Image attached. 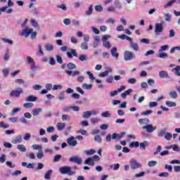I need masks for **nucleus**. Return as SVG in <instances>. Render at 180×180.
I'll list each match as a JSON object with an SVG mask.
<instances>
[{
    "label": "nucleus",
    "mask_w": 180,
    "mask_h": 180,
    "mask_svg": "<svg viewBox=\"0 0 180 180\" xmlns=\"http://www.w3.org/2000/svg\"><path fill=\"white\" fill-rule=\"evenodd\" d=\"M53 173V170L52 169H49L46 172V173L44 175V179H50L51 174Z\"/></svg>",
    "instance_id": "31"
},
{
    "label": "nucleus",
    "mask_w": 180,
    "mask_h": 180,
    "mask_svg": "<svg viewBox=\"0 0 180 180\" xmlns=\"http://www.w3.org/2000/svg\"><path fill=\"white\" fill-rule=\"evenodd\" d=\"M124 134H126V132H121L120 134L114 133V134H112V136L110 134H108L105 136V141L108 143H110L112 139V140H120V139L123 138Z\"/></svg>",
    "instance_id": "2"
},
{
    "label": "nucleus",
    "mask_w": 180,
    "mask_h": 180,
    "mask_svg": "<svg viewBox=\"0 0 180 180\" xmlns=\"http://www.w3.org/2000/svg\"><path fill=\"white\" fill-rule=\"evenodd\" d=\"M130 167L131 169H137V168H141L143 167V165L141 163L137 162L136 160H131L130 161Z\"/></svg>",
    "instance_id": "6"
},
{
    "label": "nucleus",
    "mask_w": 180,
    "mask_h": 180,
    "mask_svg": "<svg viewBox=\"0 0 180 180\" xmlns=\"http://www.w3.org/2000/svg\"><path fill=\"white\" fill-rule=\"evenodd\" d=\"M166 105L168 108H175V106H176V103L167 101H166Z\"/></svg>",
    "instance_id": "28"
},
{
    "label": "nucleus",
    "mask_w": 180,
    "mask_h": 180,
    "mask_svg": "<svg viewBox=\"0 0 180 180\" xmlns=\"http://www.w3.org/2000/svg\"><path fill=\"white\" fill-rule=\"evenodd\" d=\"M90 122L93 124H96V123L99 122V119H98L97 117H93V118H91Z\"/></svg>",
    "instance_id": "52"
},
{
    "label": "nucleus",
    "mask_w": 180,
    "mask_h": 180,
    "mask_svg": "<svg viewBox=\"0 0 180 180\" xmlns=\"http://www.w3.org/2000/svg\"><path fill=\"white\" fill-rule=\"evenodd\" d=\"M114 5L117 9H122V4H120V1H119V0H115L114 1Z\"/></svg>",
    "instance_id": "35"
},
{
    "label": "nucleus",
    "mask_w": 180,
    "mask_h": 180,
    "mask_svg": "<svg viewBox=\"0 0 180 180\" xmlns=\"http://www.w3.org/2000/svg\"><path fill=\"white\" fill-rule=\"evenodd\" d=\"M136 58V54L130 51H125L124 53V60L125 61H131V60H134Z\"/></svg>",
    "instance_id": "4"
},
{
    "label": "nucleus",
    "mask_w": 180,
    "mask_h": 180,
    "mask_svg": "<svg viewBox=\"0 0 180 180\" xmlns=\"http://www.w3.org/2000/svg\"><path fill=\"white\" fill-rule=\"evenodd\" d=\"M140 146V143L137 141H133L131 143H129V147L131 148H137V147H139Z\"/></svg>",
    "instance_id": "29"
},
{
    "label": "nucleus",
    "mask_w": 180,
    "mask_h": 180,
    "mask_svg": "<svg viewBox=\"0 0 180 180\" xmlns=\"http://www.w3.org/2000/svg\"><path fill=\"white\" fill-rule=\"evenodd\" d=\"M148 167H155L157 165V161L155 160H150L148 163Z\"/></svg>",
    "instance_id": "50"
},
{
    "label": "nucleus",
    "mask_w": 180,
    "mask_h": 180,
    "mask_svg": "<svg viewBox=\"0 0 180 180\" xmlns=\"http://www.w3.org/2000/svg\"><path fill=\"white\" fill-rule=\"evenodd\" d=\"M53 49L54 46H53V44H46L45 45V50H46V51H53Z\"/></svg>",
    "instance_id": "24"
},
{
    "label": "nucleus",
    "mask_w": 180,
    "mask_h": 180,
    "mask_svg": "<svg viewBox=\"0 0 180 180\" xmlns=\"http://www.w3.org/2000/svg\"><path fill=\"white\" fill-rule=\"evenodd\" d=\"M57 8L59 9H62V11H67V6L65 4H60L57 6Z\"/></svg>",
    "instance_id": "61"
},
{
    "label": "nucleus",
    "mask_w": 180,
    "mask_h": 180,
    "mask_svg": "<svg viewBox=\"0 0 180 180\" xmlns=\"http://www.w3.org/2000/svg\"><path fill=\"white\" fill-rule=\"evenodd\" d=\"M53 91H57L58 89H63V86L60 84H55L52 88Z\"/></svg>",
    "instance_id": "45"
},
{
    "label": "nucleus",
    "mask_w": 180,
    "mask_h": 180,
    "mask_svg": "<svg viewBox=\"0 0 180 180\" xmlns=\"http://www.w3.org/2000/svg\"><path fill=\"white\" fill-rule=\"evenodd\" d=\"M2 41L4 43H8V44H13V41L11 40V39H8L6 38H2Z\"/></svg>",
    "instance_id": "56"
},
{
    "label": "nucleus",
    "mask_w": 180,
    "mask_h": 180,
    "mask_svg": "<svg viewBox=\"0 0 180 180\" xmlns=\"http://www.w3.org/2000/svg\"><path fill=\"white\" fill-rule=\"evenodd\" d=\"M37 157L39 160H41L44 157V153H43V150H39L38 153L37 154Z\"/></svg>",
    "instance_id": "36"
},
{
    "label": "nucleus",
    "mask_w": 180,
    "mask_h": 180,
    "mask_svg": "<svg viewBox=\"0 0 180 180\" xmlns=\"http://www.w3.org/2000/svg\"><path fill=\"white\" fill-rule=\"evenodd\" d=\"M151 113H153V110H147L146 111L141 112V115H143L144 116H148V115H151Z\"/></svg>",
    "instance_id": "58"
},
{
    "label": "nucleus",
    "mask_w": 180,
    "mask_h": 180,
    "mask_svg": "<svg viewBox=\"0 0 180 180\" xmlns=\"http://www.w3.org/2000/svg\"><path fill=\"white\" fill-rule=\"evenodd\" d=\"M0 127H2L3 129H8L9 128V125L8 124L4 123V122H0Z\"/></svg>",
    "instance_id": "63"
},
{
    "label": "nucleus",
    "mask_w": 180,
    "mask_h": 180,
    "mask_svg": "<svg viewBox=\"0 0 180 180\" xmlns=\"http://www.w3.org/2000/svg\"><path fill=\"white\" fill-rule=\"evenodd\" d=\"M33 106H34V104L33 103H25L23 105V107H24L25 109L32 108H33Z\"/></svg>",
    "instance_id": "33"
},
{
    "label": "nucleus",
    "mask_w": 180,
    "mask_h": 180,
    "mask_svg": "<svg viewBox=\"0 0 180 180\" xmlns=\"http://www.w3.org/2000/svg\"><path fill=\"white\" fill-rule=\"evenodd\" d=\"M36 101H37V97L33 95L28 96L25 98V102H36Z\"/></svg>",
    "instance_id": "19"
},
{
    "label": "nucleus",
    "mask_w": 180,
    "mask_h": 180,
    "mask_svg": "<svg viewBox=\"0 0 180 180\" xmlns=\"http://www.w3.org/2000/svg\"><path fill=\"white\" fill-rule=\"evenodd\" d=\"M58 130L61 131L65 127V123L64 122H58L56 125Z\"/></svg>",
    "instance_id": "26"
},
{
    "label": "nucleus",
    "mask_w": 180,
    "mask_h": 180,
    "mask_svg": "<svg viewBox=\"0 0 180 180\" xmlns=\"http://www.w3.org/2000/svg\"><path fill=\"white\" fill-rule=\"evenodd\" d=\"M101 116L102 117H110V116H112V114H110V112L109 111H105L101 113Z\"/></svg>",
    "instance_id": "41"
},
{
    "label": "nucleus",
    "mask_w": 180,
    "mask_h": 180,
    "mask_svg": "<svg viewBox=\"0 0 180 180\" xmlns=\"http://www.w3.org/2000/svg\"><path fill=\"white\" fill-rule=\"evenodd\" d=\"M31 34V39H36L37 37V32H33V29L26 27L20 32V36H25V37H29Z\"/></svg>",
    "instance_id": "1"
},
{
    "label": "nucleus",
    "mask_w": 180,
    "mask_h": 180,
    "mask_svg": "<svg viewBox=\"0 0 180 180\" xmlns=\"http://www.w3.org/2000/svg\"><path fill=\"white\" fill-rule=\"evenodd\" d=\"M162 25H164V22L155 24V33H156V34H158V33H162V31L164 30V27Z\"/></svg>",
    "instance_id": "7"
},
{
    "label": "nucleus",
    "mask_w": 180,
    "mask_h": 180,
    "mask_svg": "<svg viewBox=\"0 0 180 180\" xmlns=\"http://www.w3.org/2000/svg\"><path fill=\"white\" fill-rule=\"evenodd\" d=\"M175 1H176V0H171L167 4L165 5V8H169V6H172V4H174V2H175Z\"/></svg>",
    "instance_id": "62"
},
{
    "label": "nucleus",
    "mask_w": 180,
    "mask_h": 180,
    "mask_svg": "<svg viewBox=\"0 0 180 180\" xmlns=\"http://www.w3.org/2000/svg\"><path fill=\"white\" fill-rule=\"evenodd\" d=\"M70 162H75V164H78L81 165L82 164V158L78 156H72L69 158Z\"/></svg>",
    "instance_id": "8"
},
{
    "label": "nucleus",
    "mask_w": 180,
    "mask_h": 180,
    "mask_svg": "<svg viewBox=\"0 0 180 180\" xmlns=\"http://www.w3.org/2000/svg\"><path fill=\"white\" fill-rule=\"evenodd\" d=\"M68 75L74 77L75 75H79V72L78 70H65V72Z\"/></svg>",
    "instance_id": "16"
},
{
    "label": "nucleus",
    "mask_w": 180,
    "mask_h": 180,
    "mask_svg": "<svg viewBox=\"0 0 180 180\" xmlns=\"http://www.w3.org/2000/svg\"><path fill=\"white\" fill-rule=\"evenodd\" d=\"M92 115H96V112H92V111H84L82 114V117L83 119H89Z\"/></svg>",
    "instance_id": "12"
},
{
    "label": "nucleus",
    "mask_w": 180,
    "mask_h": 180,
    "mask_svg": "<svg viewBox=\"0 0 180 180\" xmlns=\"http://www.w3.org/2000/svg\"><path fill=\"white\" fill-rule=\"evenodd\" d=\"M56 61L59 64H63V58L60 55H56Z\"/></svg>",
    "instance_id": "60"
},
{
    "label": "nucleus",
    "mask_w": 180,
    "mask_h": 180,
    "mask_svg": "<svg viewBox=\"0 0 180 180\" xmlns=\"http://www.w3.org/2000/svg\"><path fill=\"white\" fill-rule=\"evenodd\" d=\"M61 155H56L54 156L53 162H58L61 160Z\"/></svg>",
    "instance_id": "49"
},
{
    "label": "nucleus",
    "mask_w": 180,
    "mask_h": 180,
    "mask_svg": "<svg viewBox=\"0 0 180 180\" xmlns=\"http://www.w3.org/2000/svg\"><path fill=\"white\" fill-rule=\"evenodd\" d=\"M131 92H133V89H129L128 90L125 91L124 93H122L121 94V96L124 98H126V96H127V95H130Z\"/></svg>",
    "instance_id": "23"
},
{
    "label": "nucleus",
    "mask_w": 180,
    "mask_h": 180,
    "mask_svg": "<svg viewBox=\"0 0 180 180\" xmlns=\"http://www.w3.org/2000/svg\"><path fill=\"white\" fill-rule=\"evenodd\" d=\"M142 129L146 130L148 133H153V131L157 129V127H153L152 124H147L146 126H143Z\"/></svg>",
    "instance_id": "9"
},
{
    "label": "nucleus",
    "mask_w": 180,
    "mask_h": 180,
    "mask_svg": "<svg viewBox=\"0 0 180 180\" xmlns=\"http://www.w3.org/2000/svg\"><path fill=\"white\" fill-rule=\"evenodd\" d=\"M94 9L96 12H102L103 11V7L101 5H96L95 6Z\"/></svg>",
    "instance_id": "42"
},
{
    "label": "nucleus",
    "mask_w": 180,
    "mask_h": 180,
    "mask_svg": "<svg viewBox=\"0 0 180 180\" xmlns=\"http://www.w3.org/2000/svg\"><path fill=\"white\" fill-rule=\"evenodd\" d=\"M169 95L172 99H176L178 98V94L176 91H170Z\"/></svg>",
    "instance_id": "30"
},
{
    "label": "nucleus",
    "mask_w": 180,
    "mask_h": 180,
    "mask_svg": "<svg viewBox=\"0 0 180 180\" xmlns=\"http://www.w3.org/2000/svg\"><path fill=\"white\" fill-rule=\"evenodd\" d=\"M131 49L134 50V51H139L140 50V48L139 47V44L137 43L131 42L130 44Z\"/></svg>",
    "instance_id": "22"
},
{
    "label": "nucleus",
    "mask_w": 180,
    "mask_h": 180,
    "mask_svg": "<svg viewBox=\"0 0 180 180\" xmlns=\"http://www.w3.org/2000/svg\"><path fill=\"white\" fill-rule=\"evenodd\" d=\"M167 129H163L158 132L159 137H164L167 134Z\"/></svg>",
    "instance_id": "32"
},
{
    "label": "nucleus",
    "mask_w": 180,
    "mask_h": 180,
    "mask_svg": "<svg viewBox=\"0 0 180 180\" xmlns=\"http://www.w3.org/2000/svg\"><path fill=\"white\" fill-rule=\"evenodd\" d=\"M139 41H141V43L144 44H150V39H147V38H143L139 39Z\"/></svg>",
    "instance_id": "43"
},
{
    "label": "nucleus",
    "mask_w": 180,
    "mask_h": 180,
    "mask_svg": "<svg viewBox=\"0 0 180 180\" xmlns=\"http://www.w3.org/2000/svg\"><path fill=\"white\" fill-rule=\"evenodd\" d=\"M92 12H94V6L90 5L89 7V10L85 12L86 16H89L92 15Z\"/></svg>",
    "instance_id": "27"
},
{
    "label": "nucleus",
    "mask_w": 180,
    "mask_h": 180,
    "mask_svg": "<svg viewBox=\"0 0 180 180\" xmlns=\"http://www.w3.org/2000/svg\"><path fill=\"white\" fill-rule=\"evenodd\" d=\"M32 148L33 150H38V151H40L42 150L43 146H41V145L34 144L32 145Z\"/></svg>",
    "instance_id": "34"
},
{
    "label": "nucleus",
    "mask_w": 180,
    "mask_h": 180,
    "mask_svg": "<svg viewBox=\"0 0 180 180\" xmlns=\"http://www.w3.org/2000/svg\"><path fill=\"white\" fill-rule=\"evenodd\" d=\"M148 84L150 86H153L155 84V81L153 79H148Z\"/></svg>",
    "instance_id": "57"
},
{
    "label": "nucleus",
    "mask_w": 180,
    "mask_h": 180,
    "mask_svg": "<svg viewBox=\"0 0 180 180\" xmlns=\"http://www.w3.org/2000/svg\"><path fill=\"white\" fill-rule=\"evenodd\" d=\"M62 120L63 121H65V120L70 121V120H71V117H70V115H63Z\"/></svg>",
    "instance_id": "53"
},
{
    "label": "nucleus",
    "mask_w": 180,
    "mask_h": 180,
    "mask_svg": "<svg viewBox=\"0 0 180 180\" xmlns=\"http://www.w3.org/2000/svg\"><path fill=\"white\" fill-rule=\"evenodd\" d=\"M17 150L21 151V153H26V146L24 145H18Z\"/></svg>",
    "instance_id": "25"
},
{
    "label": "nucleus",
    "mask_w": 180,
    "mask_h": 180,
    "mask_svg": "<svg viewBox=\"0 0 180 180\" xmlns=\"http://www.w3.org/2000/svg\"><path fill=\"white\" fill-rule=\"evenodd\" d=\"M172 148L173 151H176V152L180 151L179 146H178V145L176 144L172 145Z\"/></svg>",
    "instance_id": "51"
},
{
    "label": "nucleus",
    "mask_w": 180,
    "mask_h": 180,
    "mask_svg": "<svg viewBox=\"0 0 180 180\" xmlns=\"http://www.w3.org/2000/svg\"><path fill=\"white\" fill-rule=\"evenodd\" d=\"M141 126H144V124H148L150 123V120L148 118H141L138 120Z\"/></svg>",
    "instance_id": "17"
},
{
    "label": "nucleus",
    "mask_w": 180,
    "mask_h": 180,
    "mask_svg": "<svg viewBox=\"0 0 180 180\" xmlns=\"http://www.w3.org/2000/svg\"><path fill=\"white\" fill-rule=\"evenodd\" d=\"M165 20L166 22H171V15H169V13L165 14Z\"/></svg>",
    "instance_id": "54"
},
{
    "label": "nucleus",
    "mask_w": 180,
    "mask_h": 180,
    "mask_svg": "<svg viewBox=\"0 0 180 180\" xmlns=\"http://www.w3.org/2000/svg\"><path fill=\"white\" fill-rule=\"evenodd\" d=\"M67 56L68 58H72V56H74V57H78V53L75 49H70V52H67Z\"/></svg>",
    "instance_id": "14"
},
{
    "label": "nucleus",
    "mask_w": 180,
    "mask_h": 180,
    "mask_svg": "<svg viewBox=\"0 0 180 180\" xmlns=\"http://www.w3.org/2000/svg\"><path fill=\"white\" fill-rule=\"evenodd\" d=\"M174 71L175 75H177V77H180V68H175Z\"/></svg>",
    "instance_id": "64"
},
{
    "label": "nucleus",
    "mask_w": 180,
    "mask_h": 180,
    "mask_svg": "<svg viewBox=\"0 0 180 180\" xmlns=\"http://www.w3.org/2000/svg\"><path fill=\"white\" fill-rule=\"evenodd\" d=\"M84 153L87 154V155H94V154H95V153L96 152L95 151V150L91 149L89 150H85Z\"/></svg>",
    "instance_id": "44"
},
{
    "label": "nucleus",
    "mask_w": 180,
    "mask_h": 180,
    "mask_svg": "<svg viewBox=\"0 0 180 180\" xmlns=\"http://www.w3.org/2000/svg\"><path fill=\"white\" fill-rule=\"evenodd\" d=\"M31 138H32V135L29 133H27L24 135L23 140H25V141H27V140H30Z\"/></svg>",
    "instance_id": "46"
},
{
    "label": "nucleus",
    "mask_w": 180,
    "mask_h": 180,
    "mask_svg": "<svg viewBox=\"0 0 180 180\" xmlns=\"http://www.w3.org/2000/svg\"><path fill=\"white\" fill-rule=\"evenodd\" d=\"M158 57H160V58H168V54L166 53H160L158 55Z\"/></svg>",
    "instance_id": "59"
},
{
    "label": "nucleus",
    "mask_w": 180,
    "mask_h": 180,
    "mask_svg": "<svg viewBox=\"0 0 180 180\" xmlns=\"http://www.w3.org/2000/svg\"><path fill=\"white\" fill-rule=\"evenodd\" d=\"M82 88L83 89H87V90L92 89V84H88L86 83H84L82 84Z\"/></svg>",
    "instance_id": "40"
},
{
    "label": "nucleus",
    "mask_w": 180,
    "mask_h": 180,
    "mask_svg": "<svg viewBox=\"0 0 180 180\" xmlns=\"http://www.w3.org/2000/svg\"><path fill=\"white\" fill-rule=\"evenodd\" d=\"M84 164L87 165H91V167H94V165H95V163L94 162V160H92V158H88L84 161Z\"/></svg>",
    "instance_id": "20"
},
{
    "label": "nucleus",
    "mask_w": 180,
    "mask_h": 180,
    "mask_svg": "<svg viewBox=\"0 0 180 180\" xmlns=\"http://www.w3.org/2000/svg\"><path fill=\"white\" fill-rule=\"evenodd\" d=\"M110 53L112 57H115V58H119V53H117V48L113 47L110 50Z\"/></svg>",
    "instance_id": "15"
},
{
    "label": "nucleus",
    "mask_w": 180,
    "mask_h": 180,
    "mask_svg": "<svg viewBox=\"0 0 180 180\" xmlns=\"http://www.w3.org/2000/svg\"><path fill=\"white\" fill-rule=\"evenodd\" d=\"M94 141L101 144V143H102V137H101V136H99V135L95 136H94Z\"/></svg>",
    "instance_id": "37"
},
{
    "label": "nucleus",
    "mask_w": 180,
    "mask_h": 180,
    "mask_svg": "<svg viewBox=\"0 0 180 180\" xmlns=\"http://www.w3.org/2000/svg\"><path fill=\"white\" fill-rule=\"evenodd\" d=\"M159 75L160 78H169V76L168 75V72H167V71H160L159 72Z\"/></svg>",
    "instance_id": "21"
},
{
    "label": "nucleus",
    "mask_w": 180,
    "mask_h": 180,
    "mask_svg": "<svg viewBox=\"0 0 180 180\" xmlns=\"http://www.w3.org/2000/svg\"><path fill=\"white\" fill-rule=\"evenodd\" d=\"M165 138L166 139V140H167L168 141H169V140H171L172 139V134L167 132L165 135Z\"/></svg>",
    "instance_id": "48"
},
{
    "label": "nucleus",
    "mask_w": 180,
    "mask_h": 180,
    "mask_svg": "<svg viewBox=\"0 0 180 180\" xmlns=\"http://www.w3.org/2000/svg\"><path fill=\"white\" fill-rule=\"evenodd\" d=\"M43 112V109L41 108H35L32 110V116H39L40 113Z\"/></svg>",
    "instance_id": "18"
},
{
    "label": "nucleus",
    "mask_w": 180,
    "mask_h": 180,
    "mask_svg": "<svg viewBox=\"0 0 180 180\" xmlns=\"http://www.w3.org/2000/svg\"><path fill=\"white\" fill-rule=\"evenodd\" d=\"M22 140L23 139H22V136L18 135L12 138L11 143L12 144H19L22 143Z\"/></svg>",
    "instance_id": "11"
},
{
    "label": "nucleus",
    "mask_w": 180,
    "mask_h": 180,
    "mask_svg": "<svg viewBox=\"0 0 180 180\" xmlns=\"http://www.w3.org/2000/svg\"><path fill=\"white\" fill-rule=\"evenodd\" d=\"M38 53H37V56H44V52L41 50V45H38Z\"/></svg>",
    "instance_id": "39"
},
{
    "label": "nucleus",
    "mask_w": 180,
    "mask_h": 180,
    "mask_svg": "<svg viewBox=\"0 0 180 180\" xmlns=\"http://www.w3.org/2000/svg\"><path fill=\"white\" fill-rule=\"evenodd\" d=\"M109 72H110L109 70H107V71L101 72V73L98 75V77H103V78H104L105 77H108V75H109Z\"/></svg>",
    "instance_id": "38"
},
{
    "label": "nucleus",
    "mask_w": 180,
    "mask_h": 180,
    "mask_svg": "<svg viewBox=\"0 0 180 180\" xmlns=\"http://www.w3.org/2000/svg\"><path fill=\"white\" fill-rule=\"evenodd\" d=\"M26 59H27V64L30 65L31 68H36L34 60L32 57L27 56Z\"/></svg>",
    "instance_id": "13"
},
{
    "label": "nucleus",
    "mask_w": 180,
    "mask_h": 180,
    "mask_svg": "<svg viewBox=\"0 0 180 180\" xmlns=\"http://www.w3.org/2000/svg\"><path fill=\"white\" fill-rule=\"evenodd\" d=\"M59 172L61 175H75V172L71 170V167L70 166H63L59 168Z\"/></svg>",
    "instance_id": "3"
},
{
    "label": "nucleus",
    "mask_w": 180,
    "mask_h": 180,
    "mask_svg": "<svg viewBox=\"0 0 180 180\" xmlns=\"http://www.w3.org/2000/svg\"><path fill=\"white\" fill-rule=\"evenodd\" d=\"M43 86H41L40 84H35L33 86L34 91H40Z\"/></svg>",
    "instance_id": "55"
},
{
    "label": "nucleus",
    "mask_w": 180,
    "mask_h": 180,
    "mask_svg": "<svg viewBox=\"0 0 180 180\" xmlns=\"http://www.w3.org/2000/svg\"><path fill=\"white\" fill-rule=\"evenodd\" d=\"M21 94H23V89L18 88L16 90H13L10 93V96H11V98H19Z\"/></svg>",
    "instance_id": "5"
},
{
    "label": "nucleus",
    "mask_w": 180,
    "mask_h": 180,
    "mask_svg": "<svg viewBox=\"0 0 180 180\" xmlns=\"http://www.w3.org/2000/svg\"><path fill=\"white\" fill-rule=\"evenodd\" d=\"M67 143L72 147H75V146L78 144V142H77V140H75V137L74 136H71L69 139H68Z\"/></svg>",
    "instance_id": "10"
},
{
    "label": "nucleus",
    "mask_w": 180,
    "mask_h": 180,
    "mask_svg": "<svg viewBox=\"0 0 180 180\" xmlns=\"http://www.w3.org/2000/svg\"><path fill=\"white\" fill-rule=\"evenodd\" d=\"M80 47L82 50H88V44L86 42H82Z\"/></svg>",
    "instance_id": "47"
}]
</instances>
